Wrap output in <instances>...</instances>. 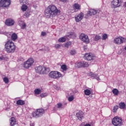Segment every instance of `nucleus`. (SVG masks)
<instances>
[{
    "mask_svg": "<svg viewBox=\"0 0 126 126\" xmlns=\"http://www.w3.org/2000/svg\"><path fill=\"white\" fill-rule=\"evenodd\" d=\"M49 76L51 78H60L62 77V74L57 71H52L49 73Z\"/></svg>",
    "mask_w": 126,
    "mask_h": 126,
    "instance_id": "nucleus-7",
    "label": "nucleus"
},
{
    "mask_svg": "<svg viewBox=\"0 0 126 126\" xmlns=\"http://www.w3.org/2000/svg\"><path fill=\"white\" fill-rule=\"evenodd\" d=\"M84 58L87 61H92V60H94V57L90 53L86 54Z\"/></svg>",
    "mask_w": 126,
    "mask_h": 126,
    "instance_id": "nucleus-15",
    "label": "nucleus"
},
{
    "mask_svg": "<svg viewBox=\"0 0 126 126\" xmlns=\"http://www.w3.org/2000/svg\"><path fill=\"white\" fill-rule=\"evenodd\" d=\"M107 38H108V35H107V34L106 33L103 34L102 35V40H106Z\"/></svg>",
    "mask_w": 126,
    "mask_h": 126,
    "instance_id": "nucleus-40",
    "label": "nucleus"
},
{
    "mask_svg": "<svg viewBox=\"0 0 126 126\" xmlns=\"http://www.w3.org/2000/svg\"><path fill=\"white\" fill-rule=\"evenodd\" d=\"M10 124L11 126H15L16 125V119L14 117H12L10 120Z\"/></svg>",
    "mask_w": 126,
    "mask_h": 126,
    "instance_id": "nucleus-20",
    "label": "nucleus"
},
{
    "mask_svg": "<svg viewBox=\"0 0 126 126\" xmlns=\"http://www.w3.org/2000/svg\"><path fill=\"white\" fill-rule=\"evenodd\" d=\"M34 94L36 95H39V94H41L42 91L40 89H36L34 91Z\"/></svg>",
    "mask_w": 126,
    "mask_h": 126,
    "instance_id": "nucleus-23",
    "label": "nucleus"
},
{
    "mask_svg": "<svg viewBox=\"0 0 126 126\" xmlns=\"http://www.w3.org/2000/svg\"><path fill=\"white\" fill-rule=\"evenodd\" d=\"M46 35H47V33H46V32H41V36H46Z\"/></svg>",
    "mask_w": 126,
    "mask_h": 126,
    "instance_id": "nucleus-44",
    "label": "nucleus"
},
{
    "mask_svg": "<svg viewBox=\"0 0 126 126\" xmlns=\"http://www.w3.org/2000/svg\"><path fill=\"white\" fill-rule=\"evenodd\" d=\"M121 0H113L111 2V6L114 8H117V7H120L121 6Z\"/></svg>",
    "mask_w": 126,
    "mask_h": 126,
    "instance_id": "nucleus-9",
    "label": "nucleus"
},
{
    "mask_svg": "<svg viewBox=\"0 0 126 126\" xmlns=\"http://www.w3.org/2000/svg\"><path fill=\"white\" fill-rule=\"evenodd\" d=\"M79 38L81 41H83L84 43H86V44H88L89 43V38H88V36L84 33H82L79 36Z\"/></svg>",
    "mask_w": 126,
    "mask_h": 126,
    "instance_id": "nucleus-11",
    "label": "nucleus"
},
{
    "mask_svg": "<svg viewBox=\"0 0 126 126\" xmlns=\"http://www.w3.org/2000/svg\"><path fill=\"white\" fill-rule=\"evenodd\" d=\"M122 118L118 116H116L112 119V123L115 126H121L123 125Z\"/></svg>",
    "mask_w": 126,
    "mask_h": 126,
    "instance_id": "nucleus-4",
    "label": "nucleus"
},
{
    "mask_svg": "<svg viewBox=\"0 0 126 126\" xmlns=\"http://www.w3.org/2000/svg\"><path fill=\"white\" fill-rule=\"evenodd\" d=\"M20 1H21V2H23L24 4H26L28 0H20Z\"/></svg>",
    "mask_w": 126,
    "mask_h": 126,
    "instance_id": "nucleus-42",
    "label": "nucleus"
},
{
    "mask_svg": "<svg viewBox=\"0 0 126 126\" xmlns=\"http://www.w3.org/2000/svg\"><path fill=\"white\" fill-rule=\"evenodd\" d=\"M35 69L37 73H39V74H43V70L45 69V67L39 66L38 67H35Z\"/></svg>",
    "mask_w": 126,
    "mask_h": 126,
    "instance_id": "nucleus-12",
    "label": "nucleus"
},
{
    "mask_svg": "<svg viewBox=\"0 0 126 126\" xmlns=\"http://www.w3.org/2000/svg\"><path fill=\"white\" fill-rule=\"evenodd\" d=\"M75 66L77 68H79L80 67H88V66H89V64L85 61H81L75 63Z\"/></svg>",
    "mask_w": 126,
    "mask_h": 126,
    "instance_id": "nucleus-5",
    "label": "nucleus"
},
{
    "mask_svg": "<svg viewBox=\"0 0 126 126\" xmlns=\"http://www.w3.org/2000/svg\"><path fill=\"white\" fill-rule=\"evenodd\" d=\"M5 49L8 54L10 53H14V52H15V49H16V46H15L14 43L11 40H9L7 41L5 44Z\"/></svg>",
    "mask_w": 126,
    "mask_h": 126,
    "instance_id": "nucleus-2",
    "label": "nucleus"
},
{
    "mask_svg": "<svg viewBox=\"0 0 126 126\" xmlns=\"http://www.w3.org/2000/svg\"><path fill=\"white\" fill-rule=\"evenodd\" d=\"M60 1H63L64 2V1H66V0H60Z\"/></svg>",
    "mask_w": 126,
    "mask_h": 126,
    "instance_id": "nucleus-48",
    "label": "nucleus"
},
{
    "mask_svg": "<svg viewBox=\"0 0 126 126\" xmlns=\"http://www.w3.org/2000/svg\"><path fill=\"white\" fill-rule=\"evenodd\" d=\"M61 68H62V69L63 70H64V71H65V70H66V69H67V68H66V65H62L61 66Z\"/></svg>",
    "mask_w": 126,
    "mask_h": 126,
    "instance_id": "nucleus-38",
    "label": "nucleus"
},
{
    "mask_svg": "<svg viewBox=\"0 0 126 126\" xmlns=\"http://www.w3.org/2000/svg\"><path fill=\"white\" fill-rule=\"evenodd\" d=\"M55 48L56 49H60V48H61V45L60 44H56L55 45Z\"/></svg>",
    "mask_w": 126,
    "mask_h": 126,
    "instance_id": "nucleus-43",
    "label": "nucleus"
},
{
    "mask_svg": "<svg viewBox=\"0 0 126 126\" xmlns=\"http://www.w3.org/2000/svg\"><path fill=\"white\" fill-rule=\"evenodd\" d=\"M57 89H59V88H57Z\"/></svg>",
    "mask_w": 126,
    "mask_h": 126,
    "instance_id": "nucleus-50",
    "label": "nucleus"
},
{
    "mask_svg": "<svg viewBox=\"0 0 126 126\" xmlns=\"http://www.w3.org/2000/svg\"><path fill=\"white\" fill-rule=\"evenodd\" d=\"M7 58L4 57V56H1L0 57V61H7Z\"/></svg>",
    "mask_w": 126,
    "mask_h": 126,
    "instance_id": "nucleus-36",
    "label": "nucleus"
},
{
    "mask_svg": "<svg viewBox=\"0 0 126 126\" xmlns=\"http://www.w3.org/2000/svg\"><path fill=\"white\" fill-rule=\"evenodd\" d=\"M26 9H27V6L23 5L22 6V10H23V11H26Z\"/></svg>",
    "mask_w": 126,
    "mask_h": 126,
    "instance_id": "nucleus-34",
    "label": "nucleus"
},
{
    "mask_svg": "<svg viewBox=\"0 0 126 126\" xmlns=\"http://www.w3.org/2000/svg\"><path fill=\"white\" fill-rule=\"evenodd\" d=\"M10 0H1L0 1V7H7L10 5Z\"/></svg>",
    "mask_w": 126,
    "mask_h": 126,
    "instance_id": "nucleus-8",
    "label": "nucleus"
},
{
    "mask_svg": "<svg viewBox=\"0 0 126 126\" xmlns=\"http://www.w3.org/2000/svg\"><path fill=\"white\" fill-rule=\"evenodd\" d=\"M47 96H48V94L47 93H42L40 94V97H41V98H44V97H47Z\"/></svg>",
    "mask_w": 126,
    "mask_h": 126,
    "instance_id": "nucleus-37",
    "label": "nucleus"
},
{
    "mask_svg": "<svg viewBox=\"0 0 126 126\" xmlns=\"http://www.w3.org/2000/svg\"><path fill=\"white\" fill-rule=\"evenodd\" d=\"M35 124H34V123H32L31 124V126H34Z\"/></svg>",
    "mask_w": 126,
    "mask_h": 126,
    "instance_id": "nucleus-47",
    "label": "nucleus"
},
{
    "mask_svg": "<svg viewBox=\"0 0 126 126\" xmlns=\"http://www.w3.org/2000/svg\"><path fill=\"white\" fill-rule=\"evenodd\" d=\"M58 109H63V104L62 103H58L56 106Z\"/></svg>",
    "mask_w": 126,
    "mask_h": 126,
    "instance_id": "nucleus-35",
    "label": "nucleus"
},
{
    "mask_svg": "<svg viewBox=\"0 0 126 126\" xmlns=\"http://www.w3.org/2000/svg\"><path fill=\"white\" fill-rule=\"evenodd\" d=\"M74 9H78L79 10L80 9V5H79L78 3H75L73 5Z\"/></svg>",
    "mask_w": 126,
    "mask_h": 126,
    "instance_id": "nucleus-26",
    "label": "nucleus"
},
{
    "mask_svg": "<svg viewBox=\"0 0 126 126\" xmlns=\"http://www.w3.org/2000/svg\"><path fill=\"white\" fill-rule=\"evenodd\" d=\"M100 10L96 11L94 9H92L88 12V16L94 15L96 13H99Z\"/></svg>",
    "mask_w": 126,
    "mask_h": 126,
    "instance_id": "nucleus-14",
    "label": "nucleus"
},
{
    "mask_svg": "<svg viewBox=\"0 0 126 126\" xmlns=\"http://www.w3.org/2000/svg\"><path fill=\"white\" fill-rule=\"evenodd\" d=\"M50 71V68L45 67V69H43V74L48 73Z\"/></svg>",
    "mask_w": 126,
    "mask_h": 126,
    "instance_id": "nucleus-29",
    "label": "nucleus"
},
{
    "mask_svg": "<svg viewBox=\"0 0 126 126\" xmlns=\"http://www.w3.org/2000/svg\"><path fill=\"white\" fill-rule=\"evenodd\" d=\"M83 16H84V14L82 12L80 13L77 16L75 17V21L76 22H79L83 19Z\"/></svg>",
    "mask_w": 126,
    "mask_h": 126,
    "instance_id": "nucleus-13",
    "label": "nucleus"
},
{
    "mask_svg": "<svg viewBox=\"0 0 126 126\" xmlns=\"http://www.w3.org/2000/svg\"><path fill=\"white\" fill-rule=\"evenodd\" d=\"M125 50H126V47L125 48Z\"/></svg>",
    "mask_w": 126,
    "mask_h": 126,
    "instance_id": "nucleus-49",
    "label": "nucleus"
},
{
    "mask_svg": "<svg viewBox=\"0 0 126 126\" xmlns=\"http://www.w3.org/2000/svg\"><path fill=\"white\" fill-rule=\"evenodd\" d=\"M3 80L6 84H7L8 82H9V80H8V78L7 77L3 78Z\"/></svg>",
    "mask_w": 126,
    "mask_h": 126,
    "instance_id": "nucleus-33",
    "label": "nucleus"
},
{
    "mask_svg": "<svg viewBox=\"0 0 126 126\" xmlns=\"http://www.w3.org/2000/svg\"><path fill=\"white\" fill-rule=\"evenodd\" d=\"M112 93H113V94L116 95H119V90H118L117 89H114L112 90Z\"/></svg>",
    "mask_w": 126,
    "mask_h": 126,
    "instance_id": "nucleus-27",
    "label": "nucleus"
},
{
    "mask_svg": "<svg viewBox=\"0 0 126 126\" xmlns=\"http://www.w3.org/2000/svg\"><path fill=\"white\" fill-rule=\"evenodd\" d=\"M59 13H61V11L55 5H50L45 10V15L47 17H55Z\"/></svg>",
    "mask_w": 126,
    "mask_h": 126,
    "instance_id": "nucleus-1",
    "label": "nucleus"
},
{
    "mask_svg": "<svg viewBox=\"0 0 126 126\" xmlns=\"http://www.w3.org/2000/svg\"><path fill=\"white\" fill-rule=\"evenodd\" d=\"M44 113H45V110L42 108H39L36 109L34 112L32 113V116L33 118H40V117H42L43 115H44Z\"/></svg>",
    "mask_w": 126,
    "mask_h": 126,
    "instance_id": "nucleus-3",
    "label": "nucleus"
},
{
    "mask_svg": "<svg viewBox=\"0 0 126 126\" xmlns=\"http://www.w3.org/2000/svg\"><path fill=\"white\" fill-rule=\"evenodd\" d=\"M119 108L120 109H125V108H126V104L125 103V102H120L119 104Z\"/></svg>",
    "mask_w": 126,
    "mask_h": 126,
    "instance_id": "nucleus-22",
    "label": "nucleus"
},
{
    "mask_svg": "<svg viewBox=\"0 0 126 126\" xmlns=\"http://www.w3.org/2000/svg\"><path fill=\"white\" fill-rule=\"evenodd\" d=\"M33 63H34V59L30 58L24 63V67L25 68H29V67H31L33 65Z\"/></svg>",
    "mask_w": 126,
    "mask_h": 126,
    "instance_id": "nucleus-6",
    "label": "nucleus"
},
{
    "mask_svg": "<svg viewBox=\"0 0 126 126\" xmlns=\"http://www.w3.org/2000/svg\"><path fill=\"white\" fill-rule=\"evenodd\" d=\"M73 35V32H70L68 35H67L68 37H71Z\"/></svg>",
    "mask_w": 126,
    "mask_h": 126,
    "instance_id": "nucleus-45",
    "label": "nucleus"
},
{
    "mask_svg": "<svg viewBox=\"0 0 126 126\" xmlns=\"http://www.w3.org/2000/svg\"><path fill=\"white\" fill-rule=\"evenodd\" d=\"M66 39L64 37H61L59 39L58 41L60 42V43H63L65 42Z\"/></svg>",
    "mask_w": 126,
    "mask_h": 126,
    "instance_id": "nucleus-25",
    "label": "nucleus"
},
{
    "mask_svg": "<svg viewBox=\"0 0 126 126\" xmlns=\"http://www.w3.org/2000/svg\"><path fill=\"white\" fill-rule=\"evenodd\" d=\"M11 39L13 41H15L17 39V34L15 33H13L11 35Z\"/></svg>",
    "mask_w": 126,
    "mask_h": 126,
    "instance_id": "nucleus-24",
    "label": "nucleus"
},
{
    "mask_svg": "<svg viewBox=\"0 0 126 126\" xmlns=\"http://www.w3.org/2000/svg\"><path fill=\"white\" fill-rule=\"evenodd\" d=\"M84 93L85 95H87L88 96L91 94V91H90V90L89 89H86L84 91Z\"/></svg>",
    "mask_w": 126,
    "mask_h": 126,
    "instance_id": "nucleus-28",
    "label": "nucleus"
},
{
    "mask_svg": "<svg viewBox=\"0 0 126 126\" xmlns=\"http://www.w3.org/2000/svg\"><path fill=\"white\" fill-rule=\"evenodd\" d=\"M118 109H119V106L115 105L114 107L113 111V113H114V114L117 113V111H118Z\"/></svg>",
    "mask_w": 126,
    "mask_h": 126,
    "instance_id": "nucleus-31",
    "label": "nucleus"
},
{
    "mask_svg": "<svg viewBox=\"0 0 126 126\" xmlns=\"http://www.w3.org/2000/svg\"><path fill=\"white\" fill-rule=\"evenodd\" d=\"M72 44V43L71 42L68 41L65 43L64 46H65V48H68L69 47V46H71Z\"/></svg>",
    "mask_w": 126,
    "mask_h": 126,
    "instance_id": "nucleus-32",
    "label": "nucleus"
},
{
    "mask_svg": "<svg viewBox=\"0 0 126 126\" xmlns=\"http://www.w3.org/2000/svg\"><path fill=\"white\" fill-rule=\"evenodd\" d=\"M18 24L21 26L22 29L26 28V24L20 19L18 20Z\"/></svg>",
    "mask_w": 126,
    "mask_h": 126,
    "instance_id": "nucleus-16",
    "label": "nucleus"
},
{
    "mask_svg": "<svg viewBox=\"0 0 126 126\" xmlns=\"http://www.w3.org/2000/svg\"><path fill=\"white\" fill-rule=\"evenodd\" d=\"M90 76H91V77L93 78H95L96 79V80H100V78L99 77V75H97V74H95L92 72L89 73Z\"/></svg>",
    "mask_w": 126,
    "mask_h": 126,
    "instance_id": "nucleus-18",
    "label": "nucleus"
},
{
    "mask_svg": "<svg viewBox=\"0 0 126 126\" xmlns=\"http://www.w3.org/2000/svg\"><path fill=\"white\" fill-rule=\"evenodd\" d=\"M101 39V36L100 35H95L94 38V41L97 42V41H99V40Z\"/></svg>",
    "mask_w": 126,
    "mask_h": 126,
    "instance_id": "nucleus-30",
    "label": "nucleus"
},
{
    "mask_svg": "<svg viewBox=\"0 0 126 126\" xmlns=\"http://www.w3.org/2000/svg\"><path fill=\"white\" fill-rule=\"evenodd\" d=\"M84 126H91L90 124H86Z\"/></svg>",
    "mask_w": 126,
    "mask_h": 126,
    "instance_id": "nucleus-46",
    "label": "nucleus"
},
{
    "mask_svg": "<svg viewBox=\"0 0 126 126\" xmlns=\"http://www.w3.org/2000/svg\"><path fill=\"white\" fill-rule=\"evenodd\" d=\"M126 41V38L122 36H119V37L114 39V42L116 44H117V45H121V44L125 43Z\"/></svg>",
    "mask_w": 126,
    "mask_h": 126,
    "instance_id": "nucleus-10",
    "label": "nucleus"
},
{
    "mask_svg": "<svg viewBox=\"0 0 126 126\" xmlns=\"http://www.w3.org/2000/svg\"><path fill=\"white\" fill-rule=\"evenodd\" d=\"M17 105H19L20 106H23L25 104V101L21 99H19L16 102Z\"/></svg>",
    "mask_w": 126,
    "mask_h": 126,
    "instance_id": "nucleus-21",
    "label": "nucleus"
},
{
    "mask_svg": "<svg viewBox=\"0 0 126 126\" xmlns=\"http://www.w3.org/2000/svg\"><path fill=\"white\" fill-rule=\"evenodd\" d=\"M70 54L72 55V56H73L74 55H75L76 54V51L75 50H72L70 51Z\"/></svg>",
    "mask_w": 126,
    "mask_h": 126,
    "instance_id": "nucleus-41",
    "label": "nucleus"
},
{
    "mask_svg": "<svg viewBox=\"0 0 126 126\" xmlns=\"http://www.w3.org/2000/svg\"><path fill=\"white\" fill-rule=\"evenodd\" d=\"M74 99V97L73 96H70L68 97V100L69 102H71L72 101H73Z\"/></svg>",
    "mask_w": 126,
    "mask_h": 126,
    "instance_id": "nucleus-39",
    "label": "nucleus"
},
{
    "mask_svg": "<svg viewBox=\"0 0 126 126\" xmlns=\"http://www.w3.org/2000/svg\"><path fill=\"white\" fill-rule=\"evenodd\" d=\"M76 117L79 121H81V120H82V118H83V112L82 111H79V112L76 114Z\"/></svg>",
    "mask_w": 126,
    "mask_h": 126,
    "instance_id": "nucleus-19",
    "label": "nucleus"
},
{
    "mask_svg": "<svg viewBox=\"0 0 126 126\" xmlns=\"http://www.w3.org/2000/svg\"><path fill=\"white\" fill-rule=\"evenodd\" d=\"M5 24L7 26H12V25H14V21L11 19H8L6 20Z\"/></svg>",
    "mask_w": 126,
    "mask_h": 126,
    "instance_id": "nucleus-17",
    "label": "nucleus"
}]
</instances>
